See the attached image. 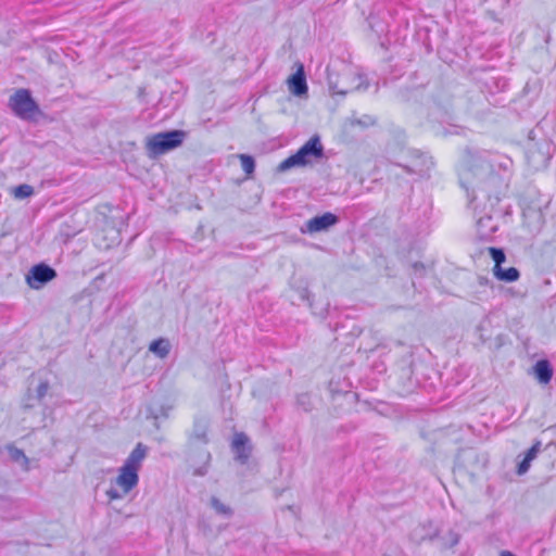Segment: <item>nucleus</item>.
Listing matches in <instances>:
<instances>
[{
    "instance_id": "dca6fc26",
    "label": "nucleus",
    "mask_w": 556,
    "mask_h": 556,
    "mask_svg": "<svg viewBox=\"0 0 556 556\" xmlns=\"http://www.w3.org/2000/svg\"><path fill=\"white\" fill-rule=\"evenodd\" d=\"M533 372L540 383L546 384L553 378V367L547 359H540L533 366Z\"/></svg>"
},
{
    "instance_id": "f3484780",
    "label": "nucleus",
    "mask_w": 556,
    "mask_h": 556,
    "mask_svg": "<svg viewBox=\"0 0 556 556\" xmlns=\"http://www.w3.org/2000/svg\"><path fill=\"white\" fill-rule=\"evenodd\" d=\"M493 274L496 279L505 282H514L519 279L520 273L516 267L503 268L502 266H494Z\"/></svg>"
},
{
    "instance_id": "f704fd0d",
    "label": "nucleus",
    "mask_w": 556,
    "mask_h": 556,
    "mask_svg": "<svg viewBox=\"0 0 556 556\" xmlns=\"http://www.w3.org/2000/svg\"><path fill=\"white\" fill-rule=\"evenodd\" d=\"M500 556H516L515 554H513L511 552L509 551H502Z\"/></svg>"
},
{
    "instance_id": "423d86ee",
    "label": "nucleus",
    "mask_w": 556,
    "mask_h": 556,
    "mask_svg": "<svg viewBox=\"0 0 556 556\" xmlns=\"http://www.w3.org/2000/svg\"><path fill=\"white\" fill-rule=\"evenodd\" d=\"M56 276L58 274L54 268L46 263H39L31 266L28 270L26 275V282L31 289L39 290L56 278Z\"/></svg>"
},
{
    "instance_id": "7c9ffc66",
    "label": "nucleus",
    "mask_w": 556,
    "mask_h": 556,
    "mask_svg": "<svg viewBox=\"0 0 556 556\" xmlns=\"http://www.w3.org/2000/svg\"><path fill=\"white\" fill-rule=\"evenodd\" d=\"M48 391H49V382L48 381L40 382L36 390V399L38 401H41L47 395Z\"/></svg>"
},
{
    "instance_id": "aec40b11",
    "label": "nucleus",
    "mask_w": 556,
    "mask_h": 556,
    "mask_svg": "<svg viewBox=\"0 0 556 556\" xmlns=\"http://www.w3.org/2000/svg\"><path fill=\"white\" fill-rule=\"evenodd\" d=\"M210 505L215 510V513L220 516L230 518L233 515V509L230 506L222 503L220 500L216 496H212L210 498Z\"/></svg>"
},
{
    "instance_id": "c756f323",
    "label": "nucleus",
    "mask_w": 556,
    "mask_h": 556,
    "mask_svg": "<svg viewBox=\"0 0 556 556\" xmlns=\"http://www.w3.org/2000/svg\"><path fill=\"white\" fill-rule=\"evenodd\" d=\"M541 441L536 440L533 445L526 452L525 456L531 462L536 458L538 454L541 452Z\"/></svg>"
},
{
    "instance_id": "cd10ccee",
    "label": "nucleus",
    "mask_w": 556,
    "mask_h": 556,
    "mask_svg": "<svg viewBox=\"0 0 556 556\" xmlns=\"http://www.w3.org/2000/svg\"><path fill=\"white\" fill-rule=\"evenodd\" d=\"M148 417H152L154 419H159L160 417L166 418L167 412L162 405L156 406V407L153 405H150L148 407Z\"/></svg>"
},
{
    "instance_id": "6ab92c4d",
    "label": "nucleus",
    "mask_w": 556,
    "mask_h": 556,
    "mask_svg": "<svg viewBox=\"0 0 556 556\" xmlns=\"http://www.w3.org/2000/svg\"><path fill=\"white\" fill-rule=\"evenodd\" d=\"M8 453H9L10 458L14 463L20 464L25 471L29 470V459L25 455L23 450L16 447L14 445H10V446H8Z\"/></svg>"
},
{
    "instance_id": "5701e85b",
    "label": "nucleus",
    "mask_w": 556,
    "mask_h": 556,
    "mask_svg": "<svg viewBox=\"0 0 556 556\" xmlns=\"http://www.w3.org/2000/svg\"><path fill=\"white\" fill-rule=\"evenodd\" d=\"M488 251L494 262V266H502L506 261V255L502 248L490 247Z\"/></svg>"
},
{
    "instance_id": "c9c22d12",
    "label": "nucleus",
    "mask_w": 556,
    "mask_h": 556,
    "mask_svg": "<svg viewBox=\"0 0 556 556\" xmlns=\"http://www.w3.org/2000/svg\"><path fill=\"white\" fill-rule=\"evenodd\" d=\"M450 110H451V105H450V104H448V105H446V106H444V113H445L446 115H450Z\"/></svg>"
},
{
    "instance_id": "412c9836",
    "label": "nucleus",
    "mask_w": 556,
    "mask_h": 556,
    "mask_svg": "<svg viewBox=\"0 0 556 556\" xmlns=\"http://www.w3.org/2000/svg\"><path fill=\"white\" fill-rule=\"evenodd\" d=\"M460 541V534L454 530H450L446 535L441 538V548H452Z\"/></svg>"
},
{
    "instance_id": "c85d7f7f",
    "label": "nucleus",
    "mask_w": 556,
    "mask_h": 556,
    "mask_svg": "<svg viewBox=\"0 0 556 556\" xmlns=\"http://www.w3.org/2000/svg\"><path fill=\"white\" fill-rule=\"evenodd\" d=\"M377 123V118L372 115L365 114L362 117L355 119L353 124H357L362 127L374 126Z\"/></svg>"
},
{
    "instance_id": "2eb2a0df",
    "label": "nucleus",
    "mask_w": 556,
    "mask_h": 556,
    "mask_svg": "<svg viewBox=\"0 0 556 556\" xmlns=\"http://www.w3.org/2000/svg\"><path fill=\"white\" fill-rule=\"evenodd\" d=\"M497 230V224L494 223L492 216L485 215L477 222V232L480 239L490 241Z\"/></svg>"
},
{
    "instance_id": "0eeeda50",
    "label": "nucleus",
    "mask_w": 556,
    "mask_h": 556,
    "mask_svg": "<svg viewBox=\"0 0 556 556\" xmlns=\"http://www.w3.org/2000/svg\"><path fill=\"white\" fill-rule=\"evenodd\" d=\"M552 157V143L544 139L528 148L527 159L531 166L535 169L547 167Z\"/></svg>"
},
{
    "instance_id": "2f4dec72",
    "label": "nucleus",
    "mask_w": 556,
    "mask_h": 556,
    "mask_svg": "<svg viewBox=\"0 0 556 556\" xmlns=\"http://www.w3.org/2000/svg\"><path fill=\"white\" fill-rule=\"evenodd\" d=\"M530 466H531V460L525 456L521 462H519L517 465V473L519 476L525 475L529 470Z\"/></svg>"
},
{
    "instance_id": "393cba45",
    "label": "nucleus",
    "mask_w": 556,
    "mask_h": 556,
    "mask_svg": "<svg viewBox=\"0 0 556 556\" xmlns=\"http://www.w3.org/2000/svg\"><path fill=\"white\" fill-rule=\"evenodd\" d=\"M296 404L304 412H311L313 409L312 397L308 393L299 394L296 397Z\"/></svg>"
},
{
    "instance_id": "ddd939ff",
    "label": "nucleus",
    "mask_w": 556,
    "mask_h": 556,
    "mask_svg": "<svg viewBox=\"0 0 556 556\" xmlns=\"http://www.w3.org/2000/svg\"><path fill=\"white\" fill-rule=\"evenodd\" d=\"M289 91L296 96L302 97L307 94L308 87L303 64H299L295 73H293L287 80Z\"/></svg>"
},
{
    "instance_id": "473e14b6",
    "label": "nucleus",
    "mask_w": 556,
    "mask_h": 556,
    "mask_svg": "<svg viewBox=\"0 0 556 556\" xmlns=\"http://www.w3.org/2000/svg\"><path fill=\"white\" fill-rule=\"evenodd\" d=\"M414 274L417 276H422L425 274L426 267L422 263L416 262L412 265Z\"/></svg>"
},
{
    "instance_id": "b1692460",
    "label": "nucleus",
    "mask_w": 556,
    "mask_h": 556,
    "mask_svg": "<svg viewBox=\"0 0 556 556\" xmlns=\"http://www.w3.org/2000/svg\"><path fill=\"white\" fill-rule=\"evenodd\" d=\"M34 193V188L30 185H20L14 188L13 194L16 199H26Z\"/></svg>"
},
{
    "instance_id": "e433bc0d",
    "label": "nucleus",
    "mask_w": 556,
    "mask_h": 556,
    "mask_svg": "<svg viewBox=\"0 0 556 556\" xmlns=\"http://www.w3.org/2000/svg\"><path fill=\"white\" fill-rule=\"evenodd\" d=\"M361 332H362V330H361V329H358V330H357L356 336H359V334H361Z\"/></svg>"
},
{
    "instance_id": "7ed1b4c3",
    "label": "nucleus",
    "mask_w": 556,
    "mask_h": 556,
    "mask_svg": "<svg viewBox=\"0 0 556 556\" xmlns=\"http://www.w3.org/2000/svg\"><path fill=\"white\" fill-rule=\"evenodd\" d=\"M188 132L181 129H172L156 132L147 138L146 149L151 157H157L182 146Z\"/></svg>"
},
{
    "instance_id": "1a4fd4ad",
    "label": "nucleus",
    "mask_w": 556,
    "mask_h": 556,
    "mask_svg": "<svg viewBox=\"0 0 556 556\" xmlns=\"http://www.w3.org/2000/svg\"><path fill=\"white\" fill-rule=\"evenodd\" d=\"M210 428V419L204 416H198L194 418L193 427L188 437V446L192 447L197 443L207 444L210 439L207 435Z\"/></svg>"
},
{
    "instance_id": "4be33fe9",
    "label": "nucleus",
    "mask_w": 556,
    "mask_h": 556,
    "mask_svg": "<svg viewBox=\"0 0 556 556\" xmlns=\"http://www.w3.org/2000/svg\"><path fill=\"white\" fill-rule=\"evenodd\" d=\"M239 159H240L241 167H242L243 172L248 176H251L255 170L254 157L249 154H239Z\"/></svg>"
},
{
    "instance_id": "39448f33",
    "label": "nucleus",
    "mask_w": 556,
    "mask_h": 556,
    "mask_svg": "<svg viewBox=\"0 0 556 556\" xmlns=\"http://www.w3.org/2000/svg\"><path fill=\"white\" fill-rule=\"evenodd\" d=\"M9 106L12 112L20 118L30 121L40 113L39 105L31 97L28 89L16 90L9 99Z\"/></svg>"
},
{
    "instance_id": "4468645a",
    "label": "nucleus",
    "mask_w": 556,
    "mask_h": 556,
    "mask_svg": "<svg viewBox=\"0 0 556 556\" xmlns=\"http://www.w3.org/2000/svg\"><path fill=\"white\" fill-rule=\"evenodd\" d=\"M351 76H353L354 78H356L358 80V84L352 88V90H367L368 89V81L366 79V77L362 74H353V73H349V74H344L342 76L343 79H348L350 78ZM328 85H329V90L331 91L332 94H341V96H345L348 94L351 89L349 88H341L338 86L337 83H333L331 78H329V81H328Z\"/></svg>"
},
{
    "instance_id": "9d476101",
    "label": "nucleus",
    "mask_w": 556,
    "mask_h": 556,
    "mask_svg": "<svg viewBox=\"0 0 556 556\" xmlns=\"http://www.w3.org/2000/svg\"><path fill=\"white\" fill-rule=\"evenodd\" d=\"M440 536V528L433 523V521L428 520L427 522L419 523L416 528H414L409 534V538L416 544H421L425 541H433L439 539Z\"/></svg>"
},
{
    "instance_id": "6e6552de",
    "label": "nucleus",
    "mask_w": 556,
    "mask_h": 556,
    "mask_svg": "<svg viewBox=\"0 0 556 556\" xmlns=\"http://www.w3.org/2000/svg\"><path fill=\"white\" fill-rule=\"evenodd\" d=\"M339 217L331 213L326 212L323 215L314 216L308 219L304 226L301 228L302 233H317L321 231H327L334 225L339 223Z\"/></svg>"
},
{
    "instance_id": "20e7f679",
    "label": "nucleus",
    "mask_w": 556,
    "mask_h": 556,
    "mask_svg": "<svg viewBox=\"0 0 556 556\" xmlns=\"http://www.w3.org/2000/svg\"><path fill=\"white\" fill-rule=\"evenodd\" d=\"M324 147L319 136H313L306 141L294 154L283 160L278 166V173H285L296 166H306L311 163V159L324 157Z\"/></svg>"
},
{
    "instance_id": "f03ea898",
    "label": "nucleus",
    "mask_w": 556,
    "mask_h": 556,
    "mask_svg": "<svg viewBox=\"0 0 556 556\" xmlns=\"http://www.w3.org/2000/svg\"><path fill=\"white\" fill-rule=\"evenodd\" d=\"M148 454V446L139 442L126 458L124 465L119 468V475L116 478V484L121 486L124 493L130 492L139 482V470L141 464Z\"/></svg>"
},
{
    "instance_id": "a878e982",
    "label": "nucleus",
    "mask_w": 556,
    "mask_h": 556,
    "mask_svg": "<svg viewBox=\"0 0 556 556\" xmlns=\"http://www.w3.org/2000/svg\"><path fill=\"white\" fill-rule=\"evenodd\" d=\"M298 294H299V298L303 301H307L309 307L314 311V314H317V315H323L324 312H325V308L321 307L318 312L316 311V308L314 307V304L313 302L311 301V292L308 291L307 288H301V289H298Z\"/></svg>"
},
{
    "instance_id": "f257e3e1",
    "label": "nucleus",
    "mask_w": 556,
    "mask_h": 556,
    "mask_svg": "<svg viewBox=\"0 0 556 556\" xmlns=\"http://www.w3.org/2000/svg\"><path fill=\"white\" fill-rule=\"evenodd\" d=\"M459 184L465 189L470 204L479 194L488 201L500 200L502 178L495 172L486 151H467L464 167L459 173Z\"/></svg>"
},
{
    "instance_id": "f8f14e48",
    "label": "nucleus",
    "mask_w": 556,
    "mask_h": 556,
    "mask_svg": "<svg viewBox=\"0 0 556 556\" xmlns=\"http://www.w3.org/2000/svg\"><path fill=\"white\" fill-rule=\"evenodd\" d=\"M433 165L431 157L419 152H414V161L412 164H399V166L403 167L408 174H416L419 176H425L430 167Z\"/></svg>"
},
{
    "instance_id": "a211bd4d",
    "label": "nucleus",
    "mask_w": 556,
    "mask_h": 556,
    "mask_svg": "<svg viewBox=\"0 0 556 556\" xmlns=\"http://www.w3.org/2000/svg\"><path fill=\"white\" fill-rule=\"evenodd\" d=\"M149 351L160 358H165L170 352V343L168 339L159 338L150 343Z\"/></svg>"
},
{
    "instance_id": "9b49d317",
    "label": "nucleus",
    "mask_w": 556,
    "mask_h": 556,
    "mask_svg": "<svg viewBox=\"0 0 556 556\" xmlns=\"http://www.w3.org/2000/svg\"><path fill=\"white\" fill-rule=\"evenodd\" d=\"M231 451L235 454V459L244 465L248 463L252 446L248 435L243 432L236 433L231 443Z\"/></svg>"
},
{
    "instance_id": "72a5a7b5",
    "label": "nucleus",
    "mask_w": 556,
    "mask_h": 556,
    "mask_svg": "<svg viewBox=\"0 0 556 556\" xmlns=\"http://www.w3.org/2000/svg\"><path fill=\"white\" fill-rule=\"evenodd\" d=\"M106 495H108V497L110 500H119V498H122V494L116 489H113V488H111V489H109L106 491Z\"/></svg>"
},
{
    "instance_id": "bb28decb",
    "label": "nucleus",
    "mask_w": 556,
    "mask_h": 556,
    "mask_svg": "<svg viewBox=\"0 0 556 556\" xmlns=\"http://www.w3.org/2000/svg\"><path fill=\"white\" fill-rule=\"evenodd\" d=\"M203 456H204V464L198 468L194 469L193 471V476H197V477H203L207 473L208 471V464H210V460H211V453L207 452V451H204L203 452Z\"/></svg>"
}]
</instances>
